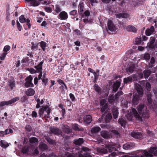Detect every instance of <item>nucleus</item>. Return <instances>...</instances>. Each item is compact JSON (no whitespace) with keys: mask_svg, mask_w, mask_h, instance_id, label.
Listing matches in <instances>:
<instances>
[{"mask_svg":"<svg viewBox=\"0 0 157 157\" xmlns=\"http://www.w3.org/2000/svg\"><path fill=\"white\" fill-rule=\"evenodd\" d=\"M139 113L136 109L132 108L131 114H130V118L128 119L131 120L132 117L134 116L136 118L140 121L142 120V117L147 118L148 117V113L147 109V107L144 104H140L138 105L137 108Z\"/></svg>","mask_w":157,"mask_h":157,"instance_id":"obj_1","label":"nucleus"},{"mask_svg":"<svg viewBox=\"0 0 157 157\" xmlns=\"http://www.w3.org/2000/svg\"><path fill=\"white\" fill-rule=\"evenodd\" d=\"M71 151L74 155H69L68 157H91L90 150L87 147L74 148Z\"/></svg>","mask_w":157,"mask_h":157,"instance_id":"obj_2","label":"nucleus"},{"mask_svg":"<svg viewBox=\"0 0 157 157\" xmlns=\"http://www.w3.org/2000/svg\"><path fill=\"white\" fill-rule=\"evenodd\" d=\"M135 88L138 94H135L133 95L132 104L133 105H137L139 103L140 98L143 94V90L141 86L139 84H136Z\"/></svg>","mask_w":157,"mask_h":157,"instance_id":"obj_3","label":"nucleus"},{"mask_svg":"<svg viewBox=\"0 0 157 157\" xmlns=\"http://www.w3.org/2000/svg\"><path fill=\"white\" fill-rule=\"evenodd\" d=\"M139 154L136 155L134 157H151L154 155L157 156V149L155 147H152L148 150V151H141L139 152Z\"/></svg>","mask_w":157,"mask_h":157,"instance_id":"obj_4","label":"nucleus"},{"mask_svg":"<svg viewBox=\"0 0 157 157\" xmlns=\"http://www.w3.org/2000/svg\"><path fill=\"white\" fill-rule=\"evenodd\" d=\"M51 111V109L48 106L42 107L39 110L38 116L40 117L46 119L49 117V114Z\"/></svg>","mask_w":157,"mask_h":157,"instance_id":"obj_5","label":"nucleus"},{"mask_svg":"<svg viewBox=\"0 0 157 157\" xmlns=\"http://www.w3.org/2000/svg\"><path fill=\"white\" fill-rule=\"evenodd\" d=\"M107 26L108 29H106V30L108 33L111 34L115 33L117 28L112 21L108 20L107 22Z\"/></svg>","mask_w":157,"mask_h":157,"instance_id":"obj_6","label":"nucleus"},{"mask_svg":"<svg viewBox=\"0 0 157 157\" xmlns=\"http://www.w3.org/2000/svg\"><path fill=\"white\" fill-rule=\"evenodd\" d=\"M20 99L19 97H15L11 100L8 101H2L0 103V107L3 106L5 105H8L15 102L18 101Z\"/></svg>","mask_w":157,"mask_h":157,"instance_id":"obj_7","label":"nucleus"},{"mask_svg":"<svg viewBox=\"0 0 157 157\" xmlns=\"http://www.w3.org/2000/svg\"><path fill=\"white\" fill-rule=\"evenodd\" d=\"M137 79L136 75L134 74L131 76L124 78V84H127L133 81H136Z\"/></svg>","mask_w":157,"mask_h":157,"instance_id":"obj_8","label":"nucleus"},{"mask_svg":"<svg viewBox=\"0 0 157 157\" xmlns=\"http://www.w3.org/2000/svg\"><path fill=\"white\" fill-rule=\"evenodd\" d=\"M33 78L31 75L26 78L25 82V86L27 87H32L34 86V85L32 83Z\"/></svg>","mask_w":157,"mask_h":157,"instance_id":"obj_9","label":"nucleus"},{"mask_svg":"<svg viewBox=\"0 0 157 157\" xmlns=\"http://www.w3.org/2000/svg\"><path fill=\"white\" fill-rule=\"evenodd\" d=\"M49 129L51 132L55 135H59L62 133V131L60 129L55 126H51L49 128Z\"/></svg>","mask_w":157,"mask_h":157,"instance_id":"obj_10","label":"nucleus"},{"mask_svg":"<svg viewBox=\"0 0 157 157\" xmlns=\"http://www.w3.org/2000/svg\"><path fill=\"white\" fill-rule=\"evenodd\" d=\"M135 144L133 143H127L123 145V148L126 150H129L134 147Z\"/></svg>","mask_w":157,"mask_h":157,"instance_id":"obj_11","label":"nucleus"},{"mask_svg":"<svg viewBox=\"0 0 157 157\" xmlns=\"http://www.w3.org/2000/svg\"><path fill=\"white\" fill-rule=\"evenodd\" d=\"M59 18L61 20H65L68 18V15L66 12L63 11L60 12L59 15Z\"/></svg>","mask_w":157,"mask_h":157,"instance_id":"obj_12","label":"nucleus"},{"mask_svg":"<svg viewBox=\"0 0 157 157\" xmlns=\"http://www.w3.org/2000/svg\"><path fill=\"white\" fill-rule=\"evenodd\" d=\"M155 29L154 27L152 26L150 28L147 29L145 32L146 35L147 36H149L154 32Z\"/></svg>","mask_w":157,"mask_h":157,"instance_id":"obj_13","label":"nucleus"},{"mask_svg":"<svg viewBox=\"0 0 157 157\" xmlns=\"http://www.w3.org/2000/svg\"><path fill=\"white\" fill-rule=\"evenodd\" d=\"M92 120V117L90 115H86L84 117V122L86 124H89Z\"/></svg>","mask_w":157,"mask_h":157,"instance_id":"obj_14","label":"nucleus"},{"mask_svg":"<svg viewBox=\"0 0 157 157\" xmlns=\"http://www.w3.org/2000/svg\"><path fill=\"white\" fill-rule=\"evenodd\" d=\"M43 63V61H42L36 66H35L34 67L36 69L37 72L42 71V65Z\"/></svg>","mask_w":157,"mask_h":157,"instance_id":"obj_15","label":"nucleus"},{"mask_svg":"<svg viewBox=\"0 0 157 157\" xmlns=\"http://www.w3.org/2000/svg\"><path fill=\"white\" fill-rule=\"evenodd\" d=\"M112 113L114 118L115 119L117 118L119 112L117 109L116 106H114L112 108Z\"/></svg>","mask_w":157,"mask_h":157,"instance_id":"obj_16","label":"nucleus"},{"mask_svg":"<svg viewBox=\"0 0 157 157\" xmlns=\"http://www.w3.org/2000/svg\"><path fill=\"white\" fill-rule=\"evenodd\" d=\"M131 135L136 139H140L142 137L141 134L140 132H132L131 133Z\"/></svg>","mask_w":157,"mask_h":157,"instance_id":"obj_17","label":"nucleus"},{"mask_svg":"<svg viewBox=\"0 0 157 157\" xmlns=\"http://www.w3.org/2000/svg\"><path fill=\"white\" fill-rule=\"evenodd\" d=\"M39 147L40 149L42 151L47 150L48 149V147L47 145L42 142L40 143Z\"/></svg>","mask_w":157,"mask_h":157,"instance_id":"obj_18","label":"nucleus"},{"mask_svg":"<svg viewBox=\"0 0 157 157\" xmlns=\"http://www.w3.org/2000/svg\"><path fill=\"white\" fill-rule=\"evenodd\" d=\"M83 139L82 138L75 139L73 140L74 143L76 145L79 146L83 143Z\"/></svg>","mask_w":157,"mask_h":157,"instance_id":"obj_19","label":"nucleus"},{"mask_svg":"<svg viewBox=\"0 0 157 157\" xmlns=\"http://www.w3.org/2000/svg\"><path fill=\"white\" fill-rule=\"evenodd\" d=\"M72 127L73 129L75 131L84 130V129L83 128L80 127L78 124H72Z\"/></svg>","mask_w":157,"mask_h":157,"instance_id":"obj_20","label":"nucleus"},{"mask_svg":"<svg viewBox=\"0 0 157 157\" xmlns=\"http://www.w3.org/2000/svg\"><path fill=\"white\" fill-rule=\"evenodd\" d=\"M8 85L10 88L13 89L15 86V82L13 78L10 79L8 82Z\"/></svg>","mask_w":157,"mask_h":157,"instance_id":"obj_21","label":"nucleus"},{"mask_svg":"<svg viewBox=\"0 0 157 157\" xmlns=\"http://www.w3.org/2000/svg\"><path fill=\"white\" fill-rule=\"evenodd\" d=\"M97 152L100 154H103L107 153V150L105 148H101L100 147L97 148Z\"/></svg>","mask_w":157,"mask_h":157,"instance_id":"obj_22","label":"nucleus"},{"mask_svg":"<svg viewBox=\"0 0 157 157\" xmlns=\"http://www.w3.org/2000/svg\"><path fill=\"white\" fill-rule=\"evenodd\" d=\"M121 84V82L120 81H117L116 82L114 83L113 86V91L114 92H116Z\"/></svg>","mask_w":157,"mask_h":157,"instance_id":"obj_23","label":"nucleus"},{"mask_svg":"<svg viewBox=\"0 0 157 157\" xmlns=\"http://www.w3.org/2000/svg\"><path fill=\"white\" fill-rule=\"evenodd\" d=\"M27 2H30V4L31 6H38L40 3L37 0H25Z\"/></svg>","mask_w":157,"mask_h":157,"instance_id":"obj_24","label":"nucleus"},{"mask_svg":"<svg viewBox=\"0 0 157 157\" xmlns=\"http://www.w3.org/2000/svg\"><path fill=\"white\" fill-rule=\"evenodd\" d=\"M106 147L108 149L109 151L110 152H112L113 151L116 150L115 145H113L112 144H108L106 146Z\"/></svg>","mask_w":157,"mask_h":157,"instance_id":"obj_25","label":"nucleus"},{"mask_svg":"<svg viewBox=\"0 0 157 157\" xmlns=\"http://www.w3.org/2000/svg\"><path fill=\"white\" fill-rule=\"evenodd\" d=\"M63 131L64 132L67 133H70L72 131L71 128L68 126L64 125L63 126Z\"/></svg>","mask_w":157,"mask_h":157,"instance_id":"obj_26","label":"nucleus"},{"mask_svg":"<svg viewBox=\"0 0 157 157\" xmlns=\"http://www.w3.org/2000/svg\"><path fill=\"white\" fill-rule=\"evenodd\" d=\"M84 9V4L83 2H80L78 7V10L79 12L82 13Z\"/></svg>","mask_w":157,"mask_h":157,"instance_id":"obj_27","label":"nucleus"},{"mask_svg":"<svg viewBox=\"0 0 157 157\" xmlns=\"http://www.w3.org/2000/svg\"><path fill=\"white\" fill-rule=\"evenodd\" d=\"M35 93V91L32 88L28 89L26 91V94L29 96L33 95Z\"/></svg>","mask_w":157,"mask_h":157,"instance_id":"obj_28","label":"nucleus"},{"mask_svg":"<svg viewBox=\"0 0 157 157\" xmlns=\"http://www.w3.org/2000/svg\"><path fill=\"white\" fill-rule=\"evenodd\" d=\"M101 136L105 139L108 138L109 137V132L105 131H102L100 132Z\"/></svg>","mask_w":157,"mask_h":157,"instance_id":"obj_29","label":"nucleus"},{"mask_svg":"<svg viewBox=\"0 0 157 157\" xmlns=\"http://www.w3.org/2000/svg\"><path fill=\"white\" fill-rule=\"evenodd\" d=\"M101 128L98 126H96L92 128L91 130V132L93 133H96L99 132Z\"/></svg>","mask_w":157,"mask_h":157,"instance_id":"obj_30","label":"nucleus"},{"mask_svg":"<svg viewBox=\"0 0 157 157\" xmlns=\"http://www.w3.org/2000/svg\"><path fill=\"white\" fill-rule=\"evenodd\" d=\"M126 29L127 31L134 33L136 32V28L131 25H129L127 27Z\"/></svg>","mask_w":157,"mask_h":157,"instance_id":"obj_31","label":"nucleus"},{"mask_svg":"<svg viewBox=\"0 0 157 157\" xmlns=\"http://www.w3.org/2000/svg\"><path fill=\"white\" fill-rule=\"evenodd\" d=\"M118 122L122 127H124L126 124V122L123 118H119Z\"/></svg>","mask_w":157,"mask_h":157,"instance_id":"obj_32","label":"nucleus"},{"mask_svg":"<svg viewBox=\"0 0 157 157\" xmlns=\"http://www.w3.org/2000/svg\"><path fill=\"white\" fill-rule=\"evenodd\" d=\"M59 90L60 91V92L62 94H65V90H67V86L65 84H64V86L62 85L59 88Z\"/></svg>","mask_w":157,"mask_h":157,"instance_id":"obj_33","label":"nucleus"},{"mask_svg":"<svg viewBox=\"0 0 157 157\" xmlns=\"http://www.w3.org/2000/svg\"><path fill=\"white\" fill-rule=\"evenodd\" d=\"M151 71L149 70H145L144 71V78L145 79H147L149 77L151 74Z\"/></svg>","mask_w":157,"mask_h":157,"instance_id":"obj_34","label":"nucleus"},{"mask_svg":"<svg viewBox=\"0 0 157 157\" xmlns=\"http://www.w3.org/2000/svg\"><path fill=\"white\" fill-rule=\"evenodd\" d=\"M0 146L2 147L5 148L8 147L9 145L5 140H1L0 141Z\"/></svg>","mask_w":157,"mask_h":157,"instance_id":"obj_35","label":"nucleus"},{"mask_svg":"<svg viewBox=\"0 0 157 157\" xmlns=\"http://www.w3.org/2000/svg\"><path fill=\"white\" fill-rule=\"evenodd\" d=\"M135 68V66L134 65H132L130 66L129 67H127L126 69V71L127 72H129L130 73L133 72Z\"/></svg>","mask_w":157,"mask_h":157,"instance_id":"obj_36","label":"nucleus"},{"mask_svg":"<svg viewBox=\"0 0 157 157\" xmlns=\"http://www.w3.org/2000/svg\"><path fill=\"white\" fill-rule=\"evenodd\" d=\"M147 100L149 104H151L152 101L151 100V94L150 92H147Z\"/></svg>","mask_w":157,"mask_h":157,"instance_id":"obj_37","label":"nucleus"},{"mask_svg":"<svg viewBox=\"0 0 157 157\" xmlns=\"http://www.w3.org/2000/svg\"><path fill=\"white\" fill-rule=\"evenodd\" d=\"M41 80L42 82V84H44V85H46L48 84V79L45 76V75H43Z\"/></svg>","mask_w":157,"mask_h":157,"instance_id":"obj_38","label":"nucleus"},{"mask_svg":"<svg viewBox=\"0 0 157 157\" xmlns=\"http://www.w3.org/2000/svg\"><path fill=\"white\" fill-rule=\"evenodd\" d=\"M141 57L146 60H149L150 58V55L148 53H145L142 55Z\"/></svg>","mask_w":157,"mask_h":157,"instance_id":"obj_39","label":"nucleus"},{"mask_svg":"<svg viewBox=\"0 0 157 157\" xmlns=\"http://www.w3.org/2000/svg\"><path fill=\"white\" fill-rule=\"evenodd\" d=\"M29 142L31 144H37L38 143V139L36 137H32L29 139Z\"/></svg>","mask_w":157,"mask_h":157,"instance_id":"obj_40","label":"nucleus"},{"mask_svg":"<svg viewBox=\"0 0 157 157\" xmlns=\"http://www.w3.org/2000/svg\"><path fill=\"white\" fill-rule=\"evenodd\" d=\"M112 115L110 113H108L107 114L106 116L105 120L106 122H109V121L111 120L112 119Z\"/></svg>","mask_w":157,"mask_h":157,"instance_id":"obj_41","label":"nucleus"},{"mask_svg":"<svg viewBox=\"0 0 157 157\" xmlns=\"http://www.w3.org/2000/svg\"><path fill=\"white\" fill-rule=\"evenodd\" d=\"M116 16L118 18H120L121 17L125 18L127 17V14L124 13L117 14Z\"/></svg>","mask_w":157,"mask_h":157,"instance_id":"obj_42","label":"nucleus"},{"mask_svg":"<svg viewBox=\"0 0 157 157\" xmlns=\"http://www.w3.org/2000/svg\"><path fill=\"white\" fill-rule=\"evenodd\" d=\"M40 46L42 50L44 51L46 46V43L44 41H42L40 42Z\"/></svg>","mask_w":157,"mask_h":157,"instance_id":"obj_43","label":"nucleus"},{"mask_svg":"<svg viewBox=\"0 0 157 157\" xmlns=\"http://www.w3.org/2000/svg\"><path fill=\"white\" fill-rule=\"evenodd\" d=\"M29 149L28 147L25 146L22 148L21 151L24 154H26L28 152Z\"/></svg>","mask_w":157,"mask_h":157,"instance_id":"obj_44","label":"nucleus"},{"mask_svg":"<svg viewBox=\"0 0 157 157\" xmlns=\"http://www.w3.org/2000/svg\"><path fill=\"white\" fill-rule=\"evenodd\" d=\"M32 45L31 47V49L33 51H36V50L38 45L36 44H34L33 42L31 43Z\"/></svg>","mask_w":157,"mask_h":157,"instance_id":"obj_45","label":"nucleus"},{"mask_svg":"<svg viewBox=\"0 0 157 157\" xmlns=\"http://www.w3.org/2000/svg\"><path fill=\"white\" fill-rule=\"evenodd\" d=\"M19 20L20 22L23 23L26 22V19L23 15H22L19 17Z\"/></svg>","mask_w":157,"mask_h":157,"instance_id":"obj_46","label":"nucleus"},{"mask_svg":"<svg viewBox=\"0 0 157 157\" xmlns=\"http://www.w3.org/2000/svg\"><path fill=\"white\" fill-rule=\"evenodd\" d=\"M61 10L60 8V7L58 5H56L55 6V10L56 12L57 13H59L60 12Z\"/></svg>","mask_w":157,"mask_h":157,"instance_id":"obj_47","label":"nucleus"},{"mask_svg":"<svg viewBox=\"0 0 157 157\" xmlns=\"http://www.w3.org/2000/svg\"><path fill=\"white\" fill-rule=\"evenodd\" d=\"M142 42L140 37L137 38L135 39V44L138 45L141 44Z\"/></svg>","mask_w":157,"mask_h":157,"instance_id":"obj_48","label":"nucleus"},{"mask_svg":"<svg viewBox=\"0 0 157 157\" xmlns=\"http://www.w3.org/2000/svg\"><path fill=\"white\" fill-rule=\"evenodd\" d=\"M46 140L50 144H55V140H52L49 137L46 138Z\"/></svg>","mask_w":157,"mask_h":157,"instance_id":"obj_49","label":"nucleus"},{"mask_svg":"<svg viewBox=\"0 0 157 157\" xmlns=\"http://www.w3.org/2000/svg\"><path fill=\"white\" fill-rule=\"evenodd\" d=\"M13 131L12 129L10 128H7L4 131L5 134L6 135L9 134L10 133H12Z\"/></svg>","mask_w":157,"mask_h":157,"instance_id":"obj_50","label":"nucleus"},{"mask_svg":"<svg viewBox=\"0 0 157 157\" xmlns=\"http://www.w3.org/2000/svg\"><path fill=\"white\" fill-rule=\"evenodd\" d=\"M121 104L122 106L124 107H126L127 106L128 102L126 100H123L121 101Z\"/></svg>","mask_w":157,"mask_h":157,"instance_id":"obj_51","label":"nucleus"},{"mask_svg":"<svg viewBox=\"0 0 157 157\" xmlns=\"http://www.w3.org/2000/svg\"><path fill=\"white\" fill-rule=\"evenodd\" d=\"M107 108L108 105H105L104 106H102L101 109V113H103L104 112L105 113L107 110Z\"/></svg>","mask_w":157,"mask_h":157,"instance_id":"obj_52","label":"nucleus"},{"mask_svg":"<svg viewBox=\"0 0 157 157\" xmlns=\"http://www.w3.org/2000/svg\"><path fill=\"white\" fill-rule=\"evenodd\" d=\"M94 88L95 90L98 92V93H101L100 88L97 84H95L94 86Z\"/></svg>","mask_w":157,"mask_h":157,"instance_id":"obj_53","label":"nucleus"},{"mask_svg":"<svg viewBox=\"0 0 157 157\" xmlns=\"http://www.w3.org/2000/svg\"><path fill=\"white\" fill-rule=\"evenodd\" d=\"M100 105L102 106H104L105 105H107V104L106 103V100L105 99H102L100 101Z\"/></svg>","mask_w":157,"mask_h":157,"instance_id":"obj_54","label":"nucleus"},{"mask_svg":"<svg viewBox=\"0 0 157 157\" xmlns=\"http://www.w3.org/2000/svg\"><path fill=\"white\" fill-rule=\"evenodd\" d=\"M7 53L6 52L3 53L0 56V59L1 60H3L6 57Z\"/></svg>","mask_w":157,"mask_h":157,"instance_id":"obj_55","label":"nucleus"},{"mask_svg":"<svg viewBox=\"0 0 157 157\" xmlns=\"http://www.w3.org/2000/svg\"><path fill=\"white\" fill-rule=\"evenodd\" d=\"M10 46H9V45H6L4 47L3 51L5 52H7L10 50Z\"/></svg>","mask_w":157,"mask_h":157,"instance_id":"obj_56","label":"nucleus"},{"mask_svg":"<svg viewBox=\"0 0 157 157\" xmlns=\"http://www.w3.org/2000/svg\"><path fill=\"white\" fill-rule=\"evenodd\" d=\"M145 85H146V86L147 90H150L151 89L150 84L149 82H147L146 83Z\"/></svg>","mask_w":157,"mask_h":157,"instance_id":"obj_57","label":"nucleus"},{"mask_svg":"<svg viewBox=\"0 0 157 157\" xmlns=\"http://www.w3.org/2000/svg\"><path fill=\"white\" fill-rule=\"evenodd\" d=\"M28 70L30 72L31 74H34L37 72L36 70H35L34 69L30 68H29Z\"/></svg>","mask_w":157,"mask_h":157,"instance_id":"obj_58","label":"nucleus"},{"mask_svg":"<svg viewBox=\"0 0 157 157\" xmlns=\"http://www.w3.org/2000/svg\"><path fill=\"white\" fill-rule=\"evenodd\" d=\"M74 33L75 34L78 36L80 35V32L78 29H76L74 31Z\"/></svg>","mask_w":157,"mask_h":157,"instance_id":"obj_59","label":"nucleus"},{"mask_svg":"<svg viewBox=\"0 0 157 157\" xmlns=\"http://www.w3.org/2000/svg\"><path fill=\"white\" fill-rule=\"evenodd\" d=\"M26 130L28 132H30L32 130L31 127L29 125H27L25 127Z\"/></svg>","mask_w":157,"mask_h":157,"instance_id":"obj_60","label":"nucleus"},{"mask_svg":"<svg viewBox=\"0 0 157 157\" xmlns=\"http://www.w3.org/2000/svg\"><path fill=\"white\" fill-rule=\"evenodd\" d=\"M37 113L35 111H33L32 113V116L33 117L36 118L37 117Z\"/></svg>","mask_w":157,"mask_h":157,"instance_id":"obj_61","label":"nucleus"},{"mask_svg":"<svg viewBox=\"0 0 157 157\" xmlns=\"http://www.w3.org/2000/svg\"><path fill=\"white\" fill-rule=\"evenodd\" d=\"M77 11L75 10H74L71 11L70 13V15L75 16L77 13Z\"/></svg>","mask_w":157,"mask_h":157,"instance_id":"obj_62","label":"nucleus"},{"mask_svg":"<svg viewBox=\"0 0 157 157\" xmlns=\"http://www.w3.org/2000/svg\"><path fill=\"white\" fill-rule=\"evenodd\" d=\"M17 25L18 30L20 31H21V25L20 23L18 21H17Z\"/></svg>","mask_w":157,"mask_h":157,"instance_id":"obj_63","label":"nucleus"},{"mask_svg":"<svg viewBox=\"0 0 157 157\" xmlns=\"http://www.w3.org/2000/svg\"><path fill=\"white\" fill-rule=\"evenodd\" d=\"M47 156V157H57L56 155L53 153L49 154Z\"/></svg>","mask_w":157,"mask_h":157,"instance_id":"obj_64","label":"nucleus"}]
</instances>
